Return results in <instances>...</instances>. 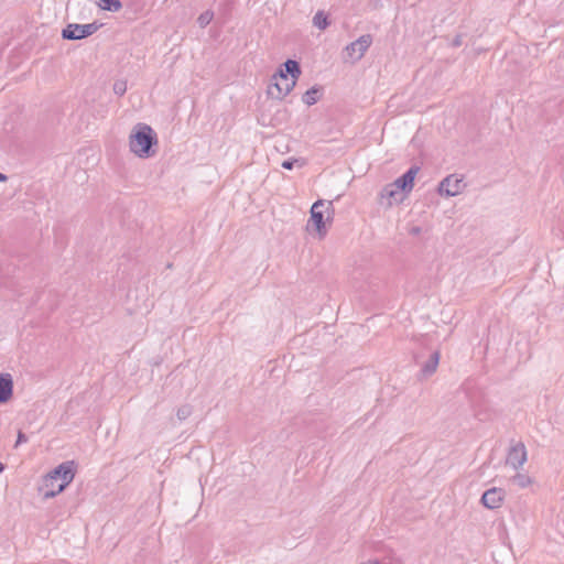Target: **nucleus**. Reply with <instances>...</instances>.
<instances>
[{
  "instance_id": "obj_1",
  "label": "nucleus",
  "mask_w": 564,
  "mask_h": 564,
  "mask_svg": "<svg viewBox=\"0 0 564 564\" xmlns=\"http://www.w3.org/2000/svg\"><path fill=\"white\" fill-rule=\"evenodd\" d=\"M419 171L417 166H412L394 182L384 185L378 196L379 204L384 208H391L403 203L414 187V181Z\"/></svg>"
},
{
  "instance_id": "obj_8",
  "label": "nucleus",
  "mask_w": 564,
  "mask_h": 564,
  "mask_svg": "<svg viewBox=\"0 0 564 564\" xmlns=\"http://www.w3.org/2000/svg\"><path fill=\"white\" fill-rule=\"evenodd\" d=\"M97 30L98 25L96 23H70L62 31V36L66 40H82L94 34Z\"/></svg>"
},
{
  "instance_id": "obj_2",
  "label": "nucleus",
  "mask_w": 564,
  "mask_h": 564,
  "mask_svg": "<svg viewBox=\"0 0 564 564\" xmlns=\"http://www.w3.org/2000/svg\"><path fill=\"white\" fill-rule=\"evenodd\" d=\"M129 150L139 159H149L155 155L158 145L156 132L147 123H137L129 134Z\"/></svg>"
},
{
  "instance_id": "obj_12",
  "label": "nucleus",
  "mask_w": 564,
  "mask_h": 564,
  "mask_svg": "<svg viewBox=\"0 0 564 564\" xmlns=\"http://www.w3.org/2000/svg\"><path fill=\"white\" fill-rule=\"evenodd\" d=\"M13 394V380L10 373L0 375V404L7 403Z\"/></svg>"
},
{
  "instance_id": "obj_5",
  "label": "nucleus",
  "mask_w": 564,
  "mask_h": 564,
  "mask_svg": "<svg viewBox=\"0 0 564 564\" xmlns=\"http://www.w3.org/2000/svg\"><path fill=\"white\" fill-rule=\"evenodd\" d=\"M76 473V464L74 460H67L59 464L53 470L47 474V481L52 482V479L59 481L56 489L46 490L43 495L45 499L54 498L73 481Z\"/></svg>"
},
{
  "instance_id": "obj_15",
  "label": "nucleus",
  "mask_w": 564,
  "mask_h": 564,
  "mask_svg": "<svg viewBox=\"0 0 564 564\" xmlns=\"http://www.w3.org/2000/svg\"><path fill=\"white\" fill-rule=\"evenodd\" d=\"M511 481L513 485L518 486L519 488H527L532 484V479L530 476L525 474L518 473L512 478Z\"/></svg>"
},
{
  "instance_id": "obj_26",
  "label": "nucleus",
  "mask_w": 564,
  "mask_h": 564,
  "mask_svg": "<svg viewBox=\"0 0 564 564\" xmlns=\"http://www.w3.org/2000/svg\"><path fill=\"white\" fill-rule=\"evenodd\" d=\"M459 44H460L459 40H456V41L454 42V45H459Z\"/></svg>"
},
{
  "instance_id": "obj_25",
  "label": "nucleus",
  "mask_w": 564,
  "mask_h": 564,
  "mask_svg": "<svg viewBox=\"0 0 564 564\" xmlns=\"http://www.w3.org/2000/svg\"><path fill=\"white\" fill-rule=\"evenodd\" d=\"M6 469V465L0 462V474Z\"/></svg>"
},
{
  "instance_id": "obj_6",
  "label": "nucleus",
  "mask_w": 564,
  "mask_h": 564,
  "mask_svg": "<svg viewBox=\"0 0 564 564\" xmlns=\"http://www.w3.org/2000/svg\"><path fill=\"white\" fill-rule=\"evenodd\" d=\"M466 183L464 177L457 174H451L444 177L438 186L437 194L442 197H454L458 196L466 189Z\"/></svg>"
},
{
  "instance_id": "obj_17",
  "label": "nucleus",
  "mask_w": 564,
  "mask_h": 564,
  "mask_svg": "<svg viewBox=\"0 0 564 564\" xmlns=\"http://www.w3.org/2000/svg\"><path fill=\"white\" fill-rule=\"evenodd\" d=\"M193 413V408L192 405L189 404H184L182 406H180L176 411V416L180 421H184L186 420L187 417L191 416V414Z\"/></svg>"
},
{
  "instance_id": "obj_18",
  "label": "nucleus",
  "mask_w": 564,
  "mask_h": 564,
  "mask_svg": "<svg viewBox=\"0 0 564 564\" xmlns=\"http://www.w3.org/2000/svg\"><path fill=\"white\" fill-rule=\"evenodd\" d=\"M306 164L304 159H291L282 162V167L292 170L294 166L302 167Z\"/></svg>"
},
{
  "instance_id": "obj_9",
  "label": "nucleus",
  "mask_w": 564,
  "mask_h": 564,
  "mask_svg": "<svg viewBox=\"0 0 564 564\" xmlns=\"http://www.w3.org/2000/svg\"><path fill=\"white\" fill-rule=\"evenodd\" d=\"M525 462L527 448L522 442H518L509 448L506 463L514 469H519Z\"/></svg>"
},
{
  "instance_id": "obj_11",
  "label": "nucleus",
  "mask_w": 564,
  "mask_h": 564,
  "mask_svg": "<svg viewBox=\"0 0 564 564\" xmlns=\"http://www.w3.org/2000/svg\"><path fill=\"white\" fill-rule=\"evenodd\" d=\"M441 354L438 350H434L431 352L429 359L421 364V370L419 373V379H426L431 377L437 369L440 362Z\"/></svg>"
},
{
  "instance_id": "obj_3",
  "label": "nucleus",
  "mask_w": 564,
  "mask_h": 564,
  "mask_svg": "<svg viewBox=\"0 0 564 564\" xmlns=\"http://www.w3.org/2000/svg\"><path fill=\"white\" fill-rule=\"evenodd\" d=\"M301 75V68L296 61L288 59L272 76L269 95L276 99H283L295 87Z\"/></svg>"
},
{
  "instance_id": "obj_16",
  "label": "nucleus",
  "mask_w": 564,
  "mask_h": 564,
  "mask_svg": "<svg viewBox=\"0 0 564 564\" xmlns=\"http://www.w3.org/2000/svg\"><path fill=\"white\" fill-rule=\"evenodd\" d=\"M313 23L316 28L324 30L328 25L327 17L319 11L314 15Z\"/></svg>"
},
{
  "instance_id": "obj_23",
  "label": "nucleus",
  "mask_w": 564,
  "mask_h": 564,
  "mask_svg": "<svg viewBox=\"0 0 564 564\" xmlns=\"http://www.w3.org/2000/svg\"><path fill=\"white\" fill-rule=\"evenodd\" d=\"M362 564H381L378 560H369L366 563Z\"/></svg>"
},
{
  "instance_id": "obj_19",
  "label": "nucleus",
  "mask_w": 564,
  "mask_h": 564,
  "mask_svg": "<svg viewBox=\"0 0 564 564\" xmlns=\"http://www.w3.org/2000/svg\"><path fill=\"white\" fill-rule=\"evenodd\" d=\"M213 18L214 13L207 10L197 18V23L200 28H205L212 22Z\"/></svg>"
},
{
  "instance_id": "obj_14",
  "label": "nucleus",
  "mask_w": 564,
  "mask_h": 564,
  "mask_svg": "<svg viewBox=\"0 0 564 564\" xmlns=\"http://www.w3.org/2000/svg\"><path fill=\"white\" fill-rule=\"evenodd\" d=\"M97 4L100 9L110 12H118L122 8L120 0H98Z\"/></svg>"
},
{
  "instance_id": "obj_10",
  "label": "nucleus",
  "mask_w": 564,
  "mask_h": 564,
  "mask_svg": "<svg viewBox=\"0 0 564 564\" xmlns=\"http://www.w3.org/2000/svg\"><path fill=\"white\" fill-rule=\"evenodd\" d=\"M503 498H505L503 490L500 488L494 487V488L486 490L482 494L480 501L486 508L494 510L501 506Z\"/></svg>"
},
{
  "instance_id": "obj_13",
  "label": "nucleus",
  "mask_w": 564,
  "mask_h": 564,
  "mask_svg": "<svg viewBox=\"0 0 564 564\" xmlns=\"http://www.w3.org/2000/svg\"><path fill=\"white\" fill-rule=\"evenodd\" d=\"M321 96V89L318 87H312L302 97L305 105L312 106L317 102Z\"/></svg>"
},
{
  "instance_id": "obj_7",
  "label": "nucleus",
  "mask_w": 564,
  "mask_h": 564,
  "mask_svg": "<svg viewBox=\"0 0 564 564\" xmlns=\"http://www.w3.org/2000/svg\"><path fill=\"white\" fill-rule=\"evenodd\" d=\"M372 43V37L369 34L361 35L356 41L348 44L345 48L347 58L355 63L360 61L365 53L368 51Z\"/></svg>"
},
{
  "instance_id": "obj_22",
  "label": "nucleus",
  "mask_w": 564,
  "mask_h": 564,
  "mask_svg": "<svg viewBox=\"0 0 564 564\" xmlns=\"http://www.w3.org/2000/svg\"><path fill=\"white\" fill-rule=\"evenodd\" d=\"M28 436L25 433H23L22 431H19L18 432V437H17V442H15V445L14 447H18L19 445L23 444V443H26L28 442Z\"/></svg>"
},
{
  "instance_id": "obj_21",
  "label": "nucleus",
  "mask_w": 564,
  "mask_h": 564,
  "mask_svg": "<svg viewBox=\"0 0 564 564\" xmlns=\"http://www.w3.org/2000/svg\"><path fill=\"white\" fill-rule=\"evenodd\" d=\"M57 485H58V481H56V479H52V482H50V481H47V474L44 476V478H43V486L47 490L56 489Z\"/></svg>"
},
{
  "instance_id": "obj_24",
  "label": "nucleus",
  "mask_w": 564,
  "mask_h": 564,
  "mask_svg": "<svg viewBox=\"0 0 564 564\" xmlns=\"http://www.w3.org/2000/svg\"><path fill=\"white\" fill-rule=\"evenodd\" d=\"M8 180L7 175L0 173V182H6Z\"/></svg>"
},
{
  "instance_id": "obj_4",
  "label": "nucleus",
  "mask_w": 564,
  "mask_h": 564,
  "mask_svg": "<svg viewBox=\"0 0 564 564\" xmlns=\"http://www.w3.org/2000/svg\"><path fill=\"white\" fill-rule=\"evenodd\" d=\"M333 202L318 199L311 207L310 218L306 223V231L315 238L324 239L333 223Z\"/></svg>"
},
{
  "instance_id": "obj_20",
  "label": "nucleus",
  "mask_w": 564,
  "mask_h": 564,
  "mask_svg": "<svg viewBox=\"0 0 564 564\" xmlns=\"http://www.w3.org/2000/svg\"><path fill=\"white\" fill-rule=\"evenodd\" d=\"M127 90V84L123 80H118L113 84L115 94L122 96Z\"/></svg>"
}]
</instances>
